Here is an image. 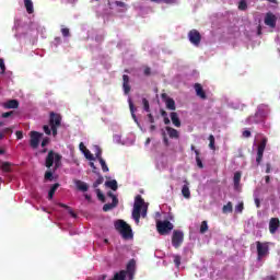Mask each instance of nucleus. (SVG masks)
Returning a JSON list of instances; mask_svg holds the SVG:
<instances>
[{"instance_id":"1","label":"nucleus","mask_w":280,"mask_h":280,"mask_svg":"<svg viewBox=\"0 0 280 280\" xmlns=\"http://www.w3.org/2000/svg\"><path fill=\"white\" fill-rule=\"evenodd\" d=\"M145 215H148V205H145V200H143V197H141V195H137L135 198L132 210V218L136 224H139L141 217L145 218Z\"/></svg>"},{"instance_id":"2","label":"nucleus","mask_w":280,"mask_h":280,"mask_svg":"<svg viewBox=\"0 0 280 280\" xmlns=\"http://www.w3.org/2000/svg\"><path fill=\"white\" fill-rule=\"evenodd\" d=\"M268 115H270V108L266 104H260L257 107V112L254 116H249L247 118V124H261V121H266L268 118Z\"/></svg>"},{"instance_id":"3","label":"nucleus","mask_w":280,"mask_h":280,"mask_svg":"<svg viewBox=\"0 0 280 280\" xmlns=\"http://www.w3.org/2000/svg\"><path fill=\"white\" fill-rule=\"evenodd\" d=\"M54 163L55 170H58L60 165H62V155L54 151H49L46 156L45 165L48 170H50V167H54Z\"/></svg>"},{"instance_id":"4","label":"nucleus","mask_w":280,"mask_h":280,"mask_svg":"<svg viewBox=\"0 0 280 280\" xmlns=\"http://www.w3.org/2000/svg\"><path fill=\"white\" fill-rule=\"evenodd\" d=\"M116 231H119L124 240H130L132 237V228L126 223L124 220H118L115 222Z\"/></svg>"},{"instance_id":"5","label":"nucleus","mask_w":280,"mask_h":280,"mask_svg":"<svg viewBox=\"0 0 280 280\" xmlns=\"http://www.w3.org/2000/svg\"><path fill=\"white\" fill-rule=\"evenodd\" d=\"M62 124V116L60 114H56L50 112L49 114V126L51 128L52 137L58 136V128H60Z\"/></svg>"},{"instance_id":"6","label":"nucleus","mask_w":280,"mask_h":280,"mask_svg":"<svg viewBox=\"0 0 280 280\" xmlns=\"http://www.w3.org/2000/svg\"><path fill=\"white\" fill-rule=\"evenodd\" d=\"M156 229L160 235H170V232L174 230V224L170 221H158Z\"/></svg>"},{"instance_id":"7","label":"nucleus","mask_w":280,"mask_h":280,"mask_svg":"<svg viewBox=\"0 0 280 280\" xmlns=\"http://www.w3.org/2000/svg\"><path fill=\"white\" fill-rule=\"evenodd\" d=\"M188 39L195 47H200V43L202 42V35L198 30L192 28L188 32Z\"/></svg>"},{"instance_id":"8","label":"nucleus","mask_w":280,"mask_h":280,"mask_svg":"<svg viewBox=\"0 0 280 280\" xmlns=\"http://www.w3.org/2000/svg\"><path fill=\"white\" fill-rule=\"evenodd\" d=\"M268 143L267 138H262L257 149L256 163L257 165H261V161L264 160V152L266 151V145Z\"/></svg>"},{"instance_id":"9","label":"nucleus","mask_w":280,"mask_h":280,"mask_svg":"<svg viewBox=\"0 0 280 280\" xmlns=\"http://www.w3.org/2000/svg\"><path fill=\"white\" fill-rule=\"evenodd\" d=\"M136 270L137 261L135 259L129 260L127 264V269L125 270V277H127L128 280H133Z\"/></svg>"},{"instance_id":"10","label":"nucleus","mask_w":280,"mask_h":280,"mask_svg":"<svg viewBox=\"0 0 280 280\" xmlns=\"http://www.w3.org/2000/svg\"><path fill=\"white\" fill-rule=\"evenodd\" d=\"M108 198H112V203H105L103 206V211L108 212L112 211V209H115V207H117V205H119V199H117V196H115V194H113V191H108L107 192Z\"/></svg>"},{"instance_id":"11","label":"nucleus","mask_w":280,"mask_h":280,"mask_svg":"<svg viewBox=\"0 0 280 280\" xmlns=\"http://www.w3.org/2000/svg\"><path fill=\"white\" fill-rule=\"evenodd\" d=\"M30 137H31L30 145L31 148H33V150H36L38 145H40V137H43V133L38 131H31Z\"/></svg>"},{"instance_id":"12","label":"nucleus","mask_w":280,"mask_h":280,"mask_svg":"<svg viewBox=\"0 0 280 280\" xmlns=\"http://www.w3.org/2000/svg\"><path fill=\"white\" fill-rule=\"evenodd\" d=\"M184 237H185V235L183 234L182 231L175 230V231L173 232L172 245L174 246V248L180 247V244H183Z\"/></svg>"},{"instance_id":"13","label":"nucleus","mask_w":280,"mask_h":280,"mask_svg":"<svg viewBox=\"0 0 280 280\" xmlns=\"http://www.w3.org/2000/svg\"><path fill=\"white\" fill-rule=\"evenodd\" d=\"M256 247H257L258 259L266 257V254L268 253V244L257 241Z\"/></svg>"},{"instance_id":"14","label":"nucleus","mask_w":280,"mask_h":280,"mask_svg":"<svg viewBox=\"0 0 280 280\" xmlns=\"http://www.w3.org/2000/svg\"><path fill=\"white\" fill-rule=\"evenodd\" d=\"M279 226H280L279 218H271L269 221V233H271V235H275V233H277V231L279 230Z\"/></svg>"},{"instance_id":"15","label":"nucleus","mask_w":280,"mask_h":280,"mask_svg":"<svg viewBox=\"0 0 280 280\" xmlns=\"http://www.w3.org/2000/svg\"><path fill=\"white\" fill-rule=\"evenodd\" d=\"M265 25H268L269 27H277V15L267 13L265 16Z\"/></svg>"},{"instance_id":"16","label":"nucleus","mask_w":280,"mask_h":280,"mask_svg":"<svg viewBox=\"0 0 280 280\" xmlns=\"http://www.w3.org/2000/svg\"><path fill=\"white\" fill-rule=\"evenodd\" d=\"M130 77L128 74L122 75V90L125 95H128L130 93Z\"/></svg>"},{"instance_id":"17","label":"nucleus","mask_w":280,"mask_h":280,"mask_svg":"<svg viewBox=\"0 0 280 280\" xmlns=\"http://www.w3.org/2000/svg\"><path fill=\"white\" fill-rule=\"evenodd\" d=\"M195 91L198 97H200L201 100H207V93L205 92L200 83L195 84Z\"/></svg>"},{"instance_id":"18","label":"nucleus","mask_w":280,"mask_h":280,"mask_svg":"<svg viewBox=\"0 0 280 280\" xmlns=\"http://www.w3.org/2000/svg\"><path fill=\"white\" fill-rule=\"evenodd\" d=\"M185 185L182 188V196H184V198L189 199L191 198V190H189V182L184 180Z\"/></svg>"},{"instance_id":"19","label":"nucleus","mask_w":280,"mask_h":280,"mask_svg":"<svg viewBox=\"0 0 280 280\" xmlns=\"http://www.w3.org/2000/svg\"><path fill=\"white\" fill-rule=\"evenodd\" d=\"M74 185H75L77 189H79V191H89V184L88 183H84L80 179H77L74 182Z\"/></svg>"},{"instance_id":"20","label":"nucleus","mask_w":280,"mask_h":280,"mask_svg":"<svg viewBox=\"0 0 280 280\" xmlns=\"http://www.w3.org/2000/svg\"><path fill=\"white\" fill-rule=\"evenodd\" d=\"M171 120H172V124H173L176 128H180V118H178V113L172 112V113H171Z\"/></svg>"},{"instance_id":"21","label":"nucleus","mask_w":280,"mask_h":280,"mask_svg":"<svg viewBox=\"0 0 280 280\" xmlns=\"http://www.w3.org/2000/svg\"><path fill=\"white\" fill-rule=\"evenodd\" d=\"M128 102H129V109L131 113V117L136 124H139V119H137V115L135 114V112L137 110V108L135 107V103H132L131 98H129Z\"/></svg>"},{"instance_id":"22","label":"nucleus","mask_w":280,"mask_h":280,"mask_svg":"<svg viewBox=\"0 0 280 280\" xmlns=\"http://www.w3.org/2000/svg\"><path fill=\"white\" fill-rule=\"evenodd\" d=\"M128 102H129V109L131 113V117L136 124H139V119H137V115L135 114V112L137 110V108L135 107V103H132L131 98H129Z\"/></svg>"},{"instance_id":"23","label":"nucleus","mask_w":280,"mask_h":280,"mask_svg":"<svg viewBox=\"0 0 280 280\" xmlns=\"http://www.w3.org/2000/svg\"><path fill=\"white\" fill-rule=\"evenodd\" d=\"M165 130L171 139H178V137H179L178 130H176L172 127H166Z\"/></svg>"},{"instance_id":"24","label":"nucleus","mask_w":280,"mask_h":280,"mask_svg":"<svg viewBox=\"0 0 280 280\" xmlns=\"http://www.w3.org/2000/svg\"><path fill=\"white\" fill-rule=\"evenodd\" d=\"M24 5L28 14H34V2L32 0H24Z\"/></svg>"},{"instance_id":"25","label":"nucleus","mask_w":280,"mask_h":280,"mask_svg":"<svg viewBox=\"0 0 280 280\" xmlns=\"http://www.w3.org/2000/svg\"><path fill=\"white\" fill-rule=\"evenodd\" d=\"M4 108H19V101L10 100L3 104Z\"/></svg>"},{"instance_id":"26","label":"nucleus","mask_w":280,"mask_h":280,"mask_svg":"<svg viewBox=\"0 0 280 280\" xmlns=\"http://www.w3.org/2000/svg\"><path fill=\"white\" fill-rule=\"evenodd\" d=\"M58 187H60V184L56 183L51 186V188L48 191V200H54V195L56 194Z\"/></svg>"},{"instance_id":"27","label":"nucleus","mask_w":280,"mask_h":280,"mask_svg":"<svg viewBox=\"0 0 280 280\" xmlns=\"http://www.w3.org/2000/svg\"><path fill=\"white\" fill-rule=\"evenodd\" d=\"M165 104L168 110H176V102L174 98H166Z\"/></svg>"},{"instance_id":"28","label":"nucleus","mask_w":280,"mask_h":280,"mask_svg":"<svg viewBox=\"0 0 280 280\" xmlns=\"http://www.w3.org/2000/svg\"><path fill=\"white\" fill-rule=\"evenodd\" d=\"M105 186L108 187L109 189H112L113 191H117V189H118V185L115 179L105 182Z\"/></svg>"},{"instance_id":"29","label":"nucleus","mask_w":280,"mask_h":280,"mask_svg":"<svg viewBox=\"0 0 280 280\" xmlns=\"http://www.w3.org/2000/svg\"><path fill=\"white\" fill-rule=\"evenodd\" d=\"M0 167L2 172H5V173L12 172V163L10 162H3Z\"/></svg>"},{"instance_id":"30","label":"nucleus","mask_w":280,"mask_h":280,"mask_svg":"<svg viewBox=\"0 0 280 280\" xmlns=\"http://www.w3.org/2000/svg\"><path fill=\"white\" fill-rule=\"evenodd\" d=\"M233 180H234V186H235V187H240V182L242 180V173L236 172V173L234 174Z\"/></svg>"},{"instance_id":"31","label":"nucleus","mask_w":280,"mask_h":280,"mask_svg":"<svg viewBox=\"0 0 280 280\" xmlns=\"http://www.w3.org/2000/svg\"><path fill=\"white\" fill-rule=\"evenodd\" d=\"M223 213H233V203L230 201L222 209Z\"/></svg>"},{"instance_id":"32","label":"nucleus","mask_w":280,"mask_h":280,"mask_svg":"<svg viewBox=\"0 0 280 280\" xmlns=\"http://www.w3.org/2000/svg\"><path fill=\"white\" fill-rule=\"evenodd\" d=\"M152 3H165L166 5H172L176 3V0H151Z\"/></svg>"},{"instance_id":"33","label":"nucleus","mask_w":280,"mask_h":280,"mask_svg":"<svg viewBox=\"0 0 280 280\" xmlns=\"http://www.w3.org/2000/svg\"><path fill=\"white\" fill-rule=\"evenodd\" d=\"M209 148L210 150H215V137H213V135H210L209 136Z\"/></svg>"},{"instance_id":"34","label":"nucleus","mask_w":280,"mask_h":280,"mask_svg":"<svg viewBox=\"0 0 280 280\" xmlns=\"http://www.w3.org/2000/svg\"><path fill=\"white\" fill-rule=\"evenodd\" d=\"M207 231H209V225L207 221H202L200 225V233H207Z\"/></svg>"},{"instance_id":"35","label":"nucleus","mask_w":280,"mask_h":280,"mask_svg":"<svg viewBox=\"0 0 280 280\" xmlns=\"http://www.w3.org/2000/svg\"><path fill=\"white\" fill-rule=\"evenodd\" d=\"M142 104L145 113H150V102L148 101V98H142Z\"/></svg>"},{"instance_id":"36","label":"nucleus","mask_w":280,"mask_h":280,"mask_svg":"<svg viewBox=\"0 0 280 280\" xmlns=\"http://www.w3.org/2000/svg\"><path fill=\"white\" fill-rule=\"evenodd\" d=\"M96 195L98 200H101V202H106V197L104 196V192H102L101 189H96Z\"/></svg>"},{"instance_id":"37","label":"nucleus","mask_w":280,"mask_h":280,"mask_svg":"<svg viewBox=\"0 0 280 280\" xmlns=\"http://www.w3.org/2000/svg\"><path fill=\"white\" fill-rule=\"evenodd\" d=\"M173 259L176 268H180V260H182L180 255H173Z\"/></svg>"},{"instance_id":"38","label":"nucleus","mask_w":280,"mask_h":280,"mask_svg":"<svg viewBox=\"0 0 280 280\" xmlns=\"http://www.w3.org/2000/svg\"><path fill=\"white\" fill-rule=\"evenodd\" d=\"M248 9V3H246V0H241L238 3V10H247Z\"/></svg>"},{"instance_id":"39","label":"nucleus","mask_w":280,"mask_h":280,"mask_svg":"<svg viewBox=\"0 0 280 280\" xmlns=\"http://www.w3.org/2000/svg\"><path fill=\"white\" fill-rule=\"evenodd\" d=\"M83 154L88 161H95V156L91 154V151L88 149L86 151H83Z\"/></svg>"},{"instance_id":"40","label":"nucleus","mask_w":280,"mask_h":280,"mask_svg":"<svg viewBox=\"0 0 280 280\" xmlns=\"http://www.w3.org/2000/svg\"><path fill=\"white\" fill-rule=\"evenodd\" d=\"M98 162L102 166V171L103 172H108V165H106V161H104V159H100Z\"/></svg>"},{"instance_id":"41","label":"nucleus","mask_w":280,"mask_h":280,"mask_svg":"<svg viewBox=\"0 0 280 280\" xmlns=\"http://www.w3.org/2000/svg\"><path fill=\"white\" fill-rule=\"evenodd\" d=\"M45 180H54V173L51 171H47L44 175Z\"/></svg>"},{"instance_id":"42","label":"nucleus","mask_w":280,"mask_h":280,"mask_svg":"<svg viewBox=\"0 0 280 280\" xmlns=\"http://www.w3.org/2000/svg\"><path fill=\"white\" fill-rule=\"evenodd\" d=\"M102 183H104V177L100 176L95 183L93 184V187L96 188V187H100V185H102Z\"/></svg>"},{"instance_id":"43","label":"nucleus","mask_w":280,"mask_h":280,"mask_svg":"<svg viewBox=\"0 0 280 280\" xmlns=\"http://www.w3.org/2000/svg\"><path fill=\"white\" fill-rule=\"evenodd\" d=\"M0 69H1V74L5 73V61L3 58L0 59Z\"/></svg>"},{"instance_id":"44","label":"nucleus","mask_w":280,"mask_h":280,"mask_svg":"<svg viewBox=\"0 0 280 280\" xmlns=\"http://www.w3.org/2000/svg\"><path fill=\"white\" fill-rule=\"evenodd\" d=\"M195 159H196L197 167H199V170H203L205 164H202V160L200 158H195Z\"/></svg>"},{"instance_id":"45","label":"nucleus","mask_w":280,"mask_h":280,"mask_svg":"<svg viewBox=\"0 0 280 280\" xmlns=\"http://www.w3.org/2000/svg\"><path fill=\"white\" fill-rule=\"evenodd\" d=\"M43 130L45 135H48V136L51 135V132L54 133V131H51V127L49 128L48 125H44Z\"/></svg>"},{"instance_id":"46","label":"nucleus","mask_w":280,"mask_h":280,"mask_svg":"<svg viewBox=\"0 0 280 280\" xmlns=\"http://www.w3.org/2000/svg\"><path fill=\"white\" fill-rule=\"evenodd\" d=\"M235 211L236 213H242V211H244V203L241 202L235 207Z\"/></svg>"},{"instance_id":"47","label":"nucleus","mask_w":280,"mask_h":280,"mask_svg":"<svg viewBox=\"0 0 280 280\" xmlns=\"http://www.w3.org/2000/svg\"><path fill=\"white\" fill-rule=\"evenodd\" d=\"M61 34L65 38L71 36L69 28H61Z\"/></svg>"},{"instance_id":"48","label":"nucleus","mask_w":280,"mask_h":280,"mask_svg":"<svg viewBox=\"0 0 280 280\" xmlns=\"http://www.w3.org/2000/svg\"><path fill=\"white\" fill-rule=\"evenodd\" d=\"M14 115V112H5L1 115L2 119H8V117H12Z\"/></svg>"},{"instance_id":"49","label":"nucleus","mask_w":280,"mask_h":280,"mask_svg":"<svg viewBox=\"0 0 280 280\" xmlns=\"http://www.w3.org/2000/svg\"><path fill=\"white\" fill-rule=\"evenodd\" d=\"M190 149L192 152H195L196 159L200 158V151L198 149H196V147L194 144H191Z\"/></svg>"},{"instance_id":"50","label":"nucleus","mask_w":280,"mask_h":280,"mask_svg":"<svg viewBox=\"0 0 280 280\" xmlns=\"http://www.w3.org/2000/svg\"><path fill=\"white\" fill-rule=\"evenodd\" d=\"M242 136L244 137V139L250 138V136H252L250 130H244Z\"/></svg>"},{"instance_id":"51","label":"nucleus","mask_w":280,"mask_h":280,"mask_svg":"<svg viewBox=\"0 0 280 280\" xmlns=\"http://www.w3.org/2000/svg\"><path fill=\"white\" fill-rule=\"evenodd\" d=\"M79 150H80L81 152H85V151H88L89 149H86V147L84 145V142H80V144H79Z\"/></svg>"},{"instance_id":"52","label":"nucleus","mask_w":280,"mask_h":280,"mask_svg":"<svg viewBox=\"0 0 280 280\" xmlns=\"http://www.w3.org/2000/svg\"><path fill=\"white\" fill-rule=\"evenodd\" d=\"M68 213L72 217V218H78V214H75V212L73 211V209L68 208Z\"/></svg>"},{"instance_id":"53","label":"nucleus","mask_w":280,"mask_h":280,"mask_svg":"<svg viewBox=\"0 0 280 280\" xmlns=\"http://www.w3.org/2000/svg\"><path fill=\"white\" fill-rule=\"evenodd\" d=\"M96 159L100 161L102 158V149H97V152L95 153Z\"/></svg>"},{"instance_id":"54","label":"nucleus","mask_w":280,"mask_h":280,"mask_svg":"<svg viewBox=\"0 0 280 280\" xmlns=\"http://www.w3.org/2000/svg\"><path fill=\"white\" fill-rule=\"evenodd\" d=\"M152 74V69L150 67L144 68V75H151Z\"/></svg>"},{"instance_id":"55","label":"nucleus","mask_w":280,"mask_h":280,"mask_svg":"<svg viewBox=\"0 0 280 280\" xmlns=\"http://www.w3.org/2000/svg\"><path fill=\"white\" fill-rule=\"evenodd\" d=\"M49 144V138H45L43 141H42V148H45L46 145Z\"/></svg>"},{"instance_id":"56","label":"nucleus","mask_w":280,"mask_h":280,"mask_svg":"<svg viewBox=\"0 0 280 280\" xmlns=\"http://www.w3.org/2000/svg\"><path fill=\"white\" fill-rule=\"evenodd\" d=\"M115 5H117L118 8H126L125 2H121V1H116Z\"/></svg>"},{"instance_id":"57","label":"nucleus","mask_w":280,"mask_h":280,"mask_svg":"<svg viewBox=\"0 0 280 280\" xmlns=\"http://www.w3.org/2000/svg\"><path fill=\"white\" fill-rule=\"evenodd\" d=\"M163 137H164L163 141H164L165 145H170V140L165 136V131H163Z\"/></svg>"},{"instance_id":"58","label":"nucleus","mask_w":280,"mask_h":280,"mask_svg":"<svg viewBox=\"0 0 280 280\" xmlns=\"http://www.w3.org/2000/svg\"><path fill=\"white\" fill-rule=\"evenodd\" d=\"M16 139H23V131L15 132Z\"/></svg>"},{"instance_id":"59","label":"nucleus","mask_w":280,"mask_h":280,"mask_svg":"<svg viewBox=\"0 0 280 280\" xmlns=\"http://www.w3.org/2000/svg\"><path fill=\"white\" fill-rule=\"evenodd\" d=\"M149 122L154 124V116L152 114H148Z\"/></svg>"},{"instance_id":"60","label":"nucleus","mask_w":280,"mask_h":280,"mask_svg":"<svg viewBox=\"0 0 280 280\" xmlns=\"http://www.w3.org/2000/svg\"><path fill=\"white\" fill-rule=\"evenodd\" d=\"M160 115H161V117H163V119H164L165 117H167V112H165L164 109H161V110H160Z\"/></svg>"},{"instance_id":"61","label":"nucleus","mask_w":280,"mask_h":280,"mask_svg":"<svg viewBox=\"0 0 280 280\" xmlns=\"http://www.w3.org/2000/svg\"><path fill=\"white\" fill-rule=\"evenodd\" d=\"M255 205H256L257 209H259V207H261V201H259V198L255 199Z\"/></svg>"},{"instance_id":"62","label":"nucleus","mask_w":280,"mask_h":280,"mask_svg":"<svg viewBox=\"0 0 280 280\" xmlns=\"http://www.w3.org/2000/svg\"><path fill=\"white\" fill-rule=\"evenodd\" d=\"M59 207H61V209H67V211H69V209H71V207H69L65 203H59Z\"/></svg>"},{"instance_id":"63","label":"nucleus","mask_w":280,"mask_h":280,"mask_svg":"<svg viewBox=\"0 0 280 280\" xmlns=\"http://www.w3.org/2000/svg\"><path fill=\"white\" fill-rule=\"evenodd\" d=\"M164 124H165V126H170V124H171V120H170V117H164Z\"/></svg>"},{"instance_id":"64","label":"nucleus","mask_w":280,"mask_h":280,"mask_svg":"<svg viewBox=\"0 0 280 280\" xmlns=\"http://www.w3.org/2000/svg\"><path fill=\"white\" fill-rule=\"evenodd\" d=\"M161 97H162V100H163L164 102H166L167 100H170V97H167V94H166V93H163V94L161 95Z\"/></svg>"}]
</instances>
